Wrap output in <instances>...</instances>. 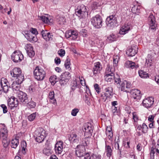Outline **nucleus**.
Masks as SVG:
<instances>
[{
	"mask_svg": "<svg viewBox=\"0 0 159 159\" xmlns=\"http://www.w3.org/2000/svg\"><path fill=\"white\" fill-rule=\"evenodd\" d=\"M36 116V112L28 116V119L30 121H33L35 119Z\"/></svg>",
	"mask_w": 159,
	"mask_h": 159,
	"instance_id": "48",
	"label": "nucleus"
},
{
	"mask_svg": "<svg viewBox=\"0 0 159 159\" xmlns=\"http://www.w3.org/2000/svg\"><path fill=\"white\" fill-rule=\"evenodd\" d=\"M25 49L28 55L30 57L34 56L35 53L33 50V48L30 44H27L25 46Z\"/></svg>",
	"mask_w": 159,
	"mask_h": 159,
	"instance_id": "18",
	"label": "nucleus"
},
{
	"mask_svg": "<svg viewBox=\"0 0 159 159\" xmlns=\"http://www.w3.org/2000/svg\"><path fill=\"white\" fill-rule=\"evenodd\" d=\"M149 29L156 30V25L155 24L156 20L155 17L152 15L150 14L148 17Z\"/></svg>",
	"mask_w": 159,
	"mask_h": 159,
	"instance_id": "15",
	"label": "nucleus"
},
{
	"mask_svg": "<svg viewBox=\"0 0 159 159\" xmlns=\"http://www.w3.org/2000/svg\"><path fill=\"white\" fill-rule=\"evenodd\" d=\"M46 72L41 67L37 66L34 70V78L38 81L43 80L46 76Z\"/></svg>",
	"mask_w": 159,
	"mask_h": 159,
	"instance_id": "3",
	"label": "nucleus"
},
{
	"mask_svg": "<svg viewBox=\"0 0 159 159\" xmlns=\"http://www.w3.org/2000/svg\"><path fill=\"white\" fill-rule=\"evenodd\" d=\"M94 88L98 94H99L100 92L101 89L99 87V85L97 84H95L94 85Z\"/></svg>",
	"mask_w": 159,
	"mask_h": 159,
	"instance_id": "58",
	"label": "nucleus"
},
{
	"mask_svg": "<svg viewBox=\"0 0 159 159\" xmlns=\"http://www.w3.org/2000/svg\"><path fill=\"white\" fill-rule=\"evenodd\" d=\"M105 150L107 152V156L110 157L112 154V150L109 145H106Z\"/></svg>",
	"mask_w": 159,
	"mask_h": 159,
	"instance_id": "33",
	"label": "nucleus"
},
{
	"mask_svg": "<svg viewBox=\"0 0 159 159\" xmlns=\"http://www.w3.org/2000/svg\"><path fill=\"white\" fill-rule=\"evenodd\" d=\"M58 23L61 25L64 24L66 22V19L64 17L59 16L57 19Z\"/></svg>",
	"mask_w": 159,
	"mask_h": 159,
	"instance_id": "42",
	"label": "nucleus"
},
{
	"mask_svg": "<svg viewBox=\"0 0 159 159\" xmlns=\"http://www.w3.org/2000/svg\"><path fill=\"white\" fill-rule=\"evenodd\" d=\"M136 49L132 47L129 48L126 52V53L129 57L134 56L137 53Z\"/></svg>",
	"mask_w": 159,
	"mask_h": 159,
	"instance_id": "28",
	"label": "nucleus"
},
{
	"mask_svg": "<svg viewBox=\"0 0 159 159\" xmlns=\"http://www.w3.org/2000/svg\"><path fill=\"white\" fill-rule=\"evenodd\" d=\"M30 32L31 33H32V34H34V35H35L36 36V35L38 34V32L37 31V30L36 29L31 28L30 30Z\"/></svg>",
	"mask_w": 159,
	"mask_h": 159,
	"instance_id": "56",
	"label": "nucleus"
},
{
	"mask_svg": "<svg viewBox=\"0 0 159 159\" xmlns=\"http://www.w3.org/2000/svg\"><path fill=\"white\" fill-rule=\"evenodd\" d=\"M21 73V70L19 68H15L10 71L11 75L14 77H16Z\"/></svg>",
	"mask_w": 159,
	"mask_h": 159,
	"instance_id": "22",
	"label": "nucleus"
},
{
	"mask_svg": "<svg viewBox=\"0 0 159 159\" xmlns=\"http://www.w3.org/2000/svg\"><path fill=\"white\" fill-rule=\"evenodd\" d=\"M130 93L132 97L134 99L137 101L140 99L141 95L140 90L136 89H133L130 91Z\"/></svg>",
	"mask_w": 159,
	"mask_h": 159,
	"instance_id": "17",
	"label": "nucleus"
},
{
	"mask_svg": "<svg viewBox=\"0 0 159 159\" xmlns=\"http://www.w3.org/2000/svg\"><path fill=\"white\" fill-rule=\"evenodd\" d=\"M97 42V40H91L89 41V43L92 46H96L97 43L96 42Z\"/></svg>",
	"mask_w": 159,
	"mask_h": 159,
	"instance_id": "64",
	"label": "nucleus"
},
{
	"mask_svg": "<svg viewBox=\"0 0 159 159\" xmlns=\"http://www.w3.org/2000/svg\"><path fill=\"white\" fill-rule=\"evenodd\" d=\"M132 28V25L130 23L125 24L124 25L121 27L119 33L121 34H125Z\"/></svg>",
	"mask_w": 159,
	"mask_h": 159,
	"instance_id": "16",
	"label": "nucleus"
},
{
	"mask_svg": "<svg viewBox=\"0 0 159 159\" xmlns=\"http://www.w3.org/2000/svg\"><path fill=\"white\" fill-rule=\"evenodd\" d=\"M58 54L61 57H62L65 55V51L64 49H60L58 52Z\"/></svg>",
	"mask_w": 159,
	"mask_h": 159,
	"instance_id": "57",
	"label": "nucleus"
},
{
	"mask_svg": "<svg viewBox=\"0 0 159 159\" xmlns=\"http://www.w3.org/2000/svg\"><path fill=\"white\" fill-rule=\"evenodd\" d=\"M127 84V81L124 80L121 82L120 84L118 86H119V88L121 90L124 91H126L127 90L126 89V84Z\"/></svg>",
	"mask_w": 159,
	"mask_h": 159,
	"instance_id": "35",
	"label": "nucleus"
},
{
	"mask_svg": "<svg viewBox=\"0 0 159 159\" xmlns=\"http://www.w3.org/2000/svg\"><path fill=\"white\" fill-rule=\"evenodd\" d=\"M154 102V98L152 97H148L144 99L142 102L143 105L147 108H150L153 105Z\"/></svg>",
	"mask_w": 159,
	"mask_h": 159,
	"instance_id": "12",
	"label": "nucleus"
},
{
	"mask_svg": "<svg viewBox=\"0 0 159 159\" xmlns=\"http://www.w3.org/2000/svg\"><path fill=\"white\" fill-rule=\"evenodd\" d=\"M16 77V81L18 83V84H21L24 79V75L22 73Z\"/></svg>",
	"mask_w": 159,
	"mask_h": 159,
	"instance_id": "36",
	"label": "nucleus"
},
{
	"mask_svg": "<svg viewBox=\"0 0 159 159\" xmlns=\"http://www.w3.org/2000/svg\"><path fill=\"white\" fill-rule=\"evenodd\" d=\"M112 112L113 115H116L117 113V107H112Z\"/></svg>",
	"mask_w": 159,
	"mask_h": 159,
	"instance_id": "62",
	"label": "nucleus"
},
{
	"mask_svg": "<svg viewBox=\"0 0 159 159\" xmlns=\"http://www.w3.org/2000/svg\"><path fill=\"white\" fill-rule=\"evenodd\" d=\"M113 95V89L111 87L106 88L104 89V92L100 94V97L104 101H105L107 98H110Z\"/></svg>",
	"mask_w": 159,
	"mask_h": 159,
	"instance_id": "8",
	"label": "nucleus"
},
{
	"mask_svg": "<svg viewBox=\"0 0 159 159\" xmlns=\"http://www.w3.org/2000/svg\"><path fill=\"white\" fill-rule=\"evenodd\" d=\"M25 104H28V107L30 108H34L36 106V103L31 100H30L28 103H26Z\"/></svg>",
	"mask_w": 159,
	"mask_h": 159,
	"instance_id": "45",
	"label": "nucleus"
},
{
	"mask_svg": "<svg viewBox=\"0 0 159 159\" xmlns=\"http://www.w3.org/2000/svg\"><path fill=\"white\" fill-rule=\"evenodd\" d=\"M114 80L115 83H116L117 85H119L121 82L120 76L117 74L115 75Z\"/></svg>",
	"mask_w": 159,
	"mask_h": 159,
	"instance_id": "43",
	"label": "nucleus"
},
{
	"mask_svg": "<svg viewBox=\"0 0 159 159\" xmlns=\"http://www.w3.org/2000/svg\"><path fill=\"white\" fill-rule=\"evenodd\" d=\"M107 39L110 42H111L116 40V37L114 34H110L107 37Z\"/></svg>",
	"mask_w": 159,
	"mask_h": 159,
	"instance_id": "47",
	"label": "nucleus"
},
{
	"mask_svg": "<svg viewBox=\"0 0 159 159\" xmlns=\"http://www.w3.org/2000/svg\"><path fill=\"white\" fill-rule=\"evenodd\" d=\"M0 106L3 109V113H7L8 111V110L6 105L5 104H2Z\"/></svg>",
	"mask_w": 159,
	"mask_h": 159,
	"instance_id": "60",
	"label": "nucleus"
},
{
	"mask_svg": "<svg viewBox=\"0 0 159 159\" xmlns=\"http://www.w3.org/2000/svg\"><path fill=\"white\" fill-rule=\"evenodd\" d=\"M34 133V136L35 138V140L39 143H41L43 141L46 136L45 131L41 127L35 130Z\"/></svg>",
	"mask_w": 159,
	"mask_h": 159,
	"instance_id": "4",
	"label": "nucleus"
},
{
	"mask_svg": "<svg viewBox=\"0 0 159 159\" xmlns=\"http://www.w3.org/2000/svg\"><path fill=\"white\" fill-rule=\"evenodd\" d=\"M39 19L41 20L45 23H48L49 24H52L53 22V20L51 17H47L44 16H39Z\"/></svg>",
	"mask_w": 159,
	"mask_h": 159,
	"instance_id": "23",
	"label": "nucleus"
},
{
	"mask_svg": "<svg viewBox=\"0 0 159 159\" xmlns=\"http://www.w3.org/2000/svg\"><path fill=\"white\" fill-rule=\"evenodd\" d=\"M1 86H5L6 85H9V82L7 79L4 78H2L1 80Z\"/></svg>",
	"mask_w": 159,
	"mask_h": 159,
	"instance_id": "44",
	"label": "nucleus"
},
{
	"mask_svg": "<svg viewBox=\"0 0 159 159\" xmlns=\"http://www.w3.org/2000/svg\"><path fill=\"white\" fill-rule=\"evenodd\" d=\"M48 98L50 99V102H52L53 104L55 103L56 102V100L54 98V93L53 91L50 92Z\"/></svg>",
	"mask_w": 159,
	"mask_h": 159,
	"instance_id": "34",
	"label": "nucleus"
},
{
	"mask_svg": "<svg viewBox=\"0 0 159 159\" xmlns=\"http://www.w3.org/2000/svg\"><path fill=\"white\" fill-rule=\"evenodd\" d=\"M41 34L43 38L46 41L52 39V36L50 34V33L48 32L46 30H43L41 32Z\"/></svg>",
	"mask_w": 159,
	"mask_h": 159,
	"instance_id": "21",
	"label": "nucleus"
},
{
	"mask_svg": "<svg viewBox=\"0 0 159 159\" xmlns=\"http://www.w3.org/2000/svg\"><path fill=\"white\" fill-rule=\"evenodd\" d=\"M125 66L127 68L132 69L135 67V63L131 61H127L125 63Z\"/></svg>",
	"mask_w": 159,
	"mask_h": 159,
	"instance_id": "29",
	"label": "nucleus"
},
{
	"mask_svg": "<svg viewBox=\"0 0 159 159\" xmlns=\"http://www.w3.org/2000/svg\"><path fill=\"white\" fill-rule=\"evenodd\" d=\"M155 150H156L157 154L159 155V144H157L155 146L152 147L150 152L151 157L154 158V157Z\"/></svg>",
	"mask_w": 159,
	"mask_h": 159,
	"instance_id": "25",
	"label": "nucleus"
},
{
	"mask_svg": "<svg viewBox=\"0 0 159 159\" xmlns=\"http://www.w3.org/2000/svg\"><path fill=\"white\" fill-rule=\"evenodd\" d=\"M130 142L129 140H128V139H124L123 141V145L126 148H130L129 146Z\"/></svg>",
	"mask_w": 159,
	"mask_h": 159,
	"instance_id": "46",
	"label": "nucleus"
},
{
	"mask_svg": "<svg viewBox=\"0 0 159 159\" xmlns=\"http://www.w3.org/2000/svg\"><path fill=\"white\" fill-rule=\"evenodd\" d=\"M71 78V75L68 72L65 71L62 73L60 76L59 82L61 85H64Z\"/></svg>",
	"mask_w": 159,
	"mask_h": 159,
	"instance_id": "9",
	"label": "nucleus"
},
{
	"mask_svg": "<svg viewBox=\"0 0 159 159\" xmlns=\"http://www.w3.org/2000/svg\"><path fill=\"white\" fill-rule=\"evenodd\" d=\"M83 130L84 132V136H86V138H88L92 135L93 127L91 126L90 124H86L85 125L84 129Z\"/></svg>",
	"mask_w": 159,
	"mask_h": 159,
	"instance_id": "13",
	"label": "nucleus"
},
{
	"mask_svg": "<svg viewBox=\"0 0 159 159\" xmlns=\"http://www.w3.org/2000/svg\"><path fill=\"white\" fill-rule=\"evenodd\" d=\"M82 144L78 145L76 148V154L79 157L84 156L85 152V147L89 143V141L86 138L83 139L82 140Z\"/></svg>",
	"mask_w": 159,
	"mask_h": 159,
	"instance_id": "2",
	"label": "nucleus"
},
{
	"mask_svg": "<svg viewBox=\"0 0 159 159\" xmlns=\"http://www.w3.org/2000/svg\"><path fill=\"white\" fill-rule=\"evenodd\" d=\"M18 98L20 102L24 104L28 103L30 100H32V98L29 97L26 93L21 91L19 92L18 94Z\"/></svg>",
	"mask_w": 159,
	"mask_h": 159,
	"instance_id": "11",
	"label": "nucleus"
},
{
	"mask_svg": "<svg viewBox=\"0 0 159 159\" xmlns=\"http://www.w3.org/2000/svg\"><path fill=\"white\" fill-rule=\"evenodd\" d=\"M19 140L18 139L15 138L12 140L11 141V146L12 148H16L19 144Z\"/></svg>",
	"mask_w": 159,
	"mask_h": 159,
	"instance_id": "37",
	"label": "nucleus"
},
{
	"mask_svg": "<svg viewBox=\"0 0 159 159\" xmlns=\"http://www.w3.org/2000/svg\"><path fill=\"white\" fill-rule=\"evenodd\" d=\"M70 57L69 56H67L66 60L65 61L64 66L68 70H71V68L70 67Z\"/></svg>",
	"mask_w": 159,
	"mask_h": 159,
	"instance_id": "30",
	"label": "nucleus"
},
{
	"mask_svg": "<svg viewBox=\"0 0 159 159\" xmlns=\"http://www.w3.org/2000/svg\"><path fill=\"white\" fill-rule=\"evenodd\" d=\"M25 35L28 40L30 42H36L37 41L36 36L35 35H34V34H32V33L30 32L26 34Z\"/></svg>",
	"mask_w": 159,
	"mask_h": 159,
	"instance_id": "27",
	"label": "nucleus"
},
{
	"mask_svg": "<svg viewBox=\"0 0 159 159\" xmlns=\"http://www.w3.org/2000/svg\"><path fill=\"white\" fill-rule=\"evenodd\" d=\"M106 134L109 139L111 140V141H113V136L112 131L106 132Z\"/></svg>",
	"mask_w": 159,
	"mask_h": 159,
	"instance_id": "51",
	"label": "nucleus"
},
{
	"mask_svg": "<svg viewBox=\"0 0 159 159\" xmlns=\"http://www.w3.org/2000/svg\"><path fill=\"white\" fill-rule=\"evenodd\" d=\"M141 7L139 5H134L131 9L132 12L136 14H139L141 12Z\"/></svg>",
	"mask_w": 159,
	"mask_h": 159,
	"instance_id": "26",
	"label": "nucleus"
},
{
	"mask_svg": "<svg viewBox=\"0 0 159 159\" xmlns=\"http://www.w3.org/2000/svg\"><path fill=\"white\" fill-rule=\"evenodd\" d=\"M133 119L134 120V124L136 126L138 125V121L139 120V117L136 112H134L132 113Z\"/></svg>",
	"mask_w": 159,
	"mask_h": 159,
	"instance_id": "32",
	"label": "nucleus"
},
{
	"mask_svg": "<svg viewBox=\"0 0 159 159\" xmlns=\"http://www.w3.org/2000/svg\"><path fill=\"white\" fill-rule=\"evenodd\" d=\"M59 81V79L57 78V76L55 75H52L49 78V81L51 84L53 85Z\"/></svg>",
	"mask_w": 159,
	"mask_h": 159,
	"instance_id": "31",
	"label": "nucleus"
},
{
	"mask_svg": "<svg viewBox=\"0 0 159 159\" xmlns=\"http://www.w3.org/2000/svg\"><path fill=\"white\" fill-rule=\"evenodd\" d=\"M152 60L149 59H146L145 65L148 67H150L152 65Z\"/></svg>",
	"mask_w": 159,
	"mask_h": 159,
	"instance_id": "54",
	"label": "nucleus"
},
{
	"mask_svg": "<svg viewBox=\"0 0 159 159\" xmlns=\"http://www.w3.org/2000/svg\"><path fill=\"white\" fill-rule=\"evenodd\" d=\"M79 111V110L78 108H75L72 110L71 114L73 116H75L77 114Z\"/></svg>",
	"mask_w": 159,
	"mask_h": 159,
	"instance_id": "55",
	"label": "nucleus"
},
{
	"mask_svg": "<svg viewBox=\"0 0 159 159\" xmlns=\"http://www.w3.org/2000/svg\"><path fill=\"white\" fill-rule=\"evenodd\" d=\"M139 76L142 78H146L149 77L148 74L143 70H139Z\"/></svg>",
	"mask_w": 159,
	"mask_h": 159,
	"instance_id": "38",
	"label": "nucleus"
},
{
	"mask_svg": "<svg viewBox=\"0 0 159 159\" xmlns=\"http://www.w3.org/2000/svg\"><path fill=\"white\" fill-rule=\"evenodd\" d=\"M155 117V116L154 115H150L148 117V120L151 122H154V119Z\"/></svg>",
	"mask_w": 159,
	"mask_h": 159,
	"instance_id": "63",
	"label": "nucleus"
},
{
	"mask_svg": "<svg viewBox=\"0 0 159 159\" xmlns=\"http://www.w3.org/2000/svg\"><path fill=\"white\" fill-rule=\"evenodd\" d=\"M9 87H10V85H6L5 86H1L2 88L3 91L4 92L7 93L8 92L9 89Z\"/></svg>",
	"mask_w": 159,
	"mask_h": 159,
	"instance_id": "59",
	"label": "nucleus"
},
{
	"mask_svg": "<svg viewBox=\"0 0 159 159\" xmlns=\"http://www.w3.org/2000/svg\"><path fill=\"white\" fill-rule=\"evenodd\" d=\"M77 135L75 134L72 133L70 136V137L69 138V140L73 142H74L75 140L77 139Z\"/></svg>",
	"mask_w": 159,
	"mask_h": 159,
	"instance_id": "50",
	"label": "nucleus"
},
{
	"mask_svg": "<svg viewBox=\"0 0 159 159\" xmlns=\"http://www.w3.org/2000/svg\"><path fill=\"white\" fill-rule=\"evenodd\" d=\"M102 69V67L100 63L99 62H97L95 63L93 69L94 74H96L98 73H100Z\"/></svg>",
	"mask_w": 159,
	"mask_h": 159,
	"instance_id": "24",
	"label": "nucleus"
},
{
	"mask_svg": "<svg viewBox=\"0 0 159 159\" xmlns=\"http://www.w3.org/2000/svg\"><path fill=\"white\" fill-rule=\"evenodd\" d=\"M63 149V143L61 141H59L57 142L55 145V149L56 153L61 154Z\"/></svg>",
	"mask_w": 159,
	"mask_h": 159,
	"instance_id": "19",
	"label": "nucleus"
},
{
	"mask_svg": "<svg viewBox=\"0 0 159 159\" xmlns=\"http://www.w3.org/2000/svg\"><path fill=\"white\" fill-rule=\"evenodd\" d=\"M91 22L96 28H100L102 26V18L99 15H96L91 19Z\"/></svg>",
	"mask_w": 159,
	"mask_h": 159,
	"instance_id": "6",
	"label": "nucleus"
},
{
	"mask_svg": "<svg viewBox=\"0 0 159 159\" xmlns=\"http://www.w3.org/2000/svg\"><path fill=\"white\" fill-rule=\"evenodd\" d=\"M0 137L2 139V143L4 148H7L10 143L8 139V130L4 124H0Z\"/></svg>",
	"mask_w": 159,
	"mask_h": 159,
	"instance_id": "1",
	"label": "nucleus"
},
{
	"mask_svg": "<svg viewBox=\"0 0 159 159\" xmlns=\"http://www.w3.org/2000/svg\"><path fill=\"white\" fill-rule=\"evenodd\" d=\"M114 77L115 75H108L104 76L105 80L108 82H113Z\"/></svg>",
	"mask_w": 159,
	"mask_h": 159,
	"instance_id": "39",
	"label": "nucleus"
},
{
	"mask_svg": "<svg viewBox=\"0 0 159 159\" xmlns=\"http://www.w3.org/2000/svg\"><path fill=\"white\" fill-rule=\"evenodd\" d=\"M20 84H18V83L16 81H14L12 84V88L13 89L15 90H19L20 87L19 85Z\"/></svg>",
	"mask_w": 159,
	"mask_h": 159,
	"instance_id": "40",
	"label": "nucleus"
},
{
	"mask_svg": "<svg viewBox=\"0 0 159 159\" xmlns=\"http://www.w3.org/2000/svg\"><path fill=\"white\" fill-rule=\"evenodd\" d=\"M115 147L116 149H117L118 150V153H119L120 155H121V148L120 149L119 148V143L117 142H116L115 144Z\"/></svg>",
	"mask_w": 159,
	"mask_h": 159,
	"instance_id": "53",
	"label": "nucleus"
},
{
	"mask_svg": "<svg viewBox=\"0 0 159 159\" xmlns=\"http://www.w3.org/2000/svg\"><path fill=\"white\" fill-rule=\"evenodd\" d=\"M90 159H101V156L99 155L93 154L91 156Z\"/></svg>",
	"mask_w": 159,
	"mask_h": 159,
	"instance_id": "52",
	"label": "nucleus"
},
{
	"mask_svg": "<svg viewBox=\"0 0 159 159\" xmlns=\"http://www.w3.org/2000/svg\"><path fill=\"white\" fill-rule=\"evenodd\" d=\"M70 30L66 31L65 34V36L68 39L70 38H71V34Z\"/></svg>",
	"mask_w": 159,
	"mask_h": 159,
	"instance_id": "61",
	"label": "nucleus"
},
{
	"mask_svg": "<svg viewBox=\"0 0 159 159\" xmlns=\"http://www.w3.org/2000/svg\"><path fill=\"white\" fill-rule=\"evenodd\" d=\"M106 23L108 27L114 28L117 24V19L115 15H112L107 17L106 19Z\"/></svg>",
	"mask_w": 159,
	"mask_h": 159,
	"instance_id": "7",
	"label": "nucleus"
},
{
	"mask_svg": "<svg viewBox=\"0 0 159 159\" xmlns=\"http://www.w3.org/2000/svg\"><path fill=\"white\" fill-rule=\"evenodd\" d=\"M142 132L143 133H147L148 130V127L144 123H143L142 126Z\"/></svg>",
	"mask_w": 159,
	"mask_h": 159,
	"instance_id": "49",
	"label": "nucleus"
},
{
	"mask_svg": "<svg viewBox=\"0 0 159 159\" xmlns=\"http://www.w3.org/2000/svg\"><path fill=\"white\" fill-rule=\"evenodd\" d=\"M70 32L71 33V39L73 40L76 39L78 35L77 32L75 31L72 30H70Z\"/></svg>",
	"mask_w": 159,
	"mask_h": 159,
	"instance_id": "41",
	"label": "nucleus"
},
{
	"mask_svg": "<svg viewBox=\"0 0 159 159\" xmlns=\"http://www.w3.org/2000/svg\"><path fill=\"white\" fill-rule=\"evenodd\" d=\"M76 15L80 18H84L88 16V12L86 7L84 5L79 6L75 10Z\"/></svg>",
	"mask_w": 159,
	"mask_h": 159,
	"instance_id": "5",
	"label": "nucleus"
},
{
	"mask_svg": "<svg viewBox=\"0 0 159 159\" xmlns=\"http://www.w3.org/2000/svg\"><path fill=\"white\" fill-rule=\"evenodd\" d=\"M11 58L14 62H19L24 59V56L20 52L16 51L12 54Z\"/></svg>",
	"mask_w": 159,
	"mask_h": 159,
	"instance_id": "10",
	"label": "nucleus"
},
{
	"mask_svg": "<svg viewBox=\"0 0 159 159\" xmlns=\"http://www.w3.org/2000/svg\"><path fill=\"white\" fill-rule=\"evenodd\" d=\"M8 105L11 109L16 107L18 104L17 99L14 97L9 98L7 100Z\"/></svg>",
	"mask_w": 159,
	"mask_h": 159,
	"instance_id": "14",
	"label": "nucleus"
},
{
	"mask_svg": "<svg viewBox=\"0 0 159 159\" xmlns=\"http://www.w3.org/2000/svg\"><path fill=\"white\" fill-rule=\"evenodd\" d=\"M115 70L114 67L111 66L109 64L107 65L105 72V75H115L114 72Z\"/></svg>",
	"mask_w": 159,
	"mask_h": 159,
	"instance_id": "20",
	"label": "nucleus"
}]
</instances>
